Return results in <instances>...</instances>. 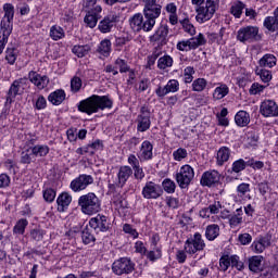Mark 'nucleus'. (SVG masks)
<instances>
[{
	"label": "nucleus",
	"mask_w": 278,
	"mask_h": 278,
	"mask_svg": "<svg viewBox=\"0 0 278 278\" xmlns=\"http://www.w3.org/2000/svg\"><path fill=\"white\" fill-rule=\"evenodd\" d=\"M113 102L108 96L92 94L78 103V112L83 114H97L99 111L112 110Z\"/></svg>",
	"instance_id": "obj_1"
},
{
	"label": "nucleus",
	"mask_w": 278,
	"mask_h": 278,
	"mask_svg": "<svg viewBox=\"0 0 278 278\" xmlns=\"http://www.w3.org/2000/svg\"><path fill=\"white\" fill-rule=\"evenodd\" d=\"M78 206L80 207L83 214L92 216V214H98V212H101V200L94 192H89L79 197Z\"/></svg>",
	"instance_id": "obj_2"
},
{
	"label": "nucleus",
	"mask_w": 278,
	"mask_h": 278,
	"mask_svg": "<svg viewBox=\"0 0 278 278\" xmlns=\"http://www.w3.org/2000/svg\"><path fill=\"white\" fill-rule=\"evenodd\" d=\"M205 5L195 8V21L197 23L203 24L207 21H212L216 10L220 7V0H204Z\"/></svg>",
	"instance_id": "obj_3"
},
{
	"label": "nucleus",
	"mask_w": 278,
	"mask_h": 278,
	"mask_svg": "<svg viewBox=\"0 0 278 278\" xmlns=\"http://www.w3.org/2000/svg\"><path fill=\"white\" fill-rule=\"evenodd\" d=\"M129 25L134 31L149 33L153 31L155 21L151 20V17L142 15V13H137L129 18Z\"/></svg>",
	"instance_id": "obj_4"
},
{
	"label": "nucleus",
	"mask_w": 278,
	"mask_h": 278,
	"mask_svg": "<svg viewBox=\"0 0 278 278\" xmlns=\"http://www.w3.org/2000/svg\"><path fill=\"white\" fill-rule=\"evenodd\" d=\"M237 40H239V42H260V40H262V35L260 34V27L257 26L241 27L237 31Z\"/></svg>",
	"instance_id": "obj_5"
},
{
	"label": "nucleus",
	"mask_w": 278,
	"mask_h": 278,
	"mask_svg": "<svg viewBox=\"0 0 278 278\" xmlns=\"http://www.w3.org/2000/svg\"><path fill=\"white\" fill-rule=\"evenodd\" d=\"M175 179L179 188L185 190V188H188L192 184V179H194V168L190 165H182L176 174Z\"/></svg>",
	"instance_id": "obj_6"
},
{
	"label": "nucleus",
	"mask_w": 278,
	"mask_h": 278,
	"mask_svg": "<svg viewBox=\"0 0 278 278\" xmlns=\"http://www.w3.org/2000/svg\"><path fill=\"white\" fill-rule=\"evenodd\" d=\"M184 249L188 255H194V253L203 251L205 249V240H203V236L195 232L193 237L186 240Z\"/></svg>",
	"instance_id": "obj_7"
},
{
	"label": "nucleus",
	"mask_w": 278,
	"mask_h": 278,
	"mask_svg": "<svg viewBox=\"0 0 278 278\" xmlns=\"http://www.w3.org/2000/svg\"><path fill=\"white\" fill-rule=\"evenodd\" d=\"M135 268L136 264L128 257H122L115 261L112 265L114 275H129L130 273H134Z\"/></svg>",
	"instance_id": "obj_8"
},
{
	"label": "nucleus",
	"mask_w": 278,
	"mask_h": 278,
	"mask_svg": "<svg viewBox=\"0 0 278 278\" xmlns=\"http://www.w3.org/2000/svg\"><path fill=\"white\" fill-rule=\"evenodd\" d=\"M168 25L161 24L157 29L149 37L151 45H156V47H164L168 42Z\"/></svg>",
	"instance_id": "obj_9"
},
{
	"label": "nucleus",
	"mask_w": 278,
	"mask_h": 278,
	"mask_svg": "<svg viewBox=\"0 0 278 278\" xmlns=\"http://www.w3.org/2000/svg\"><path fill=\"white\" fill-rule=\"evenodd\" d=\"M136 123L137 131H140L141 134H144V131H149V129H151V111L148 106H141Z\"/></svg>",
	"instance_id": "obj_10"
},
{
	"label": "nucleus",
	"mask_w": 278,
	"mask_h": 278,
	"mask_svg": "<svg viewBox=\"0 0 278 278\" xmlns=\"http://www.w3.org/2000/svg\"><path fill=\"white\" fill-rule=\"evenodd\" d=\"M94 184V178L88 174H80L74 180L71 181L70 188L73 192H81V190H86L88 186H92Z\"/></svg>",
	"instance_id": "obj_11"
},
{
	"label": "nucleus",
	"mask_w": 278,
	"mask_h": 278,
	"mask_svg": "<svg viewBox=\"0 0 278 278\" xmlns=\"http://www.w3.org/2000/svg\"><path fill=\"white\" fill-rule=\"evenodd\" d=\"M143 199H160L162 194H164V190H162V186L155 184L153 181H148L142 188L141 192Z\"/></svg>",
	"instance_id": "obj_12"
},
{
	"label": "nucleus",
	"mask_w": 278,
	"mask_h": 278,
	"mask_svg": "<svg viewBox=\"0 0 278 278\" xmlns=\"http://www.w3.org/2000/svg\"><path fill=\"white\" fill-rule=\"evenodd\" d=\"M260 113L264 118H275L278 116V105L275 100H264L260 105Z\"/></svg>",
	"instance_id": "obj_13"
},
{
	"label": "nucleus",
	"mask_w": 278,
	"mask_h": 278,
	"mask_svg": "<svg viewBox=\"0 0 278 278\" xmlns=\"http://www.w3.org/2000/svg\"><path fill=\"white\" fill-rule=\"evenodd\" d=\"M89 227L96 233L108 231L110 229V222H108V216L98 214L89 220Z\"/></svg>",
	"instance_id": "obj_14"
},
{
	"label": "nucleus",
	"mask_w": 278,
	"mask_h": 278,
	"mask_svg": "<svg viewBox=\"0 0 278 278\" xmlns=\"http://www.w3.org/2000/svg\"><path fill=\"white\" fill-rule=\"evenodd\" d=\"M220 182V173L218 170H207L204 172L201 176L200 184L203 187L212 188Z\"/></svg>",
	"instance_id": "obj_15"
},
{
	"label": "nucleus",
	"mask_w": 278,
	"mask_h": 278,
	"mask_svg": "<svg viewBox=\"0 0 278 278\" xmlns=\"http://www.w3.org/2000/svg\"><path fill=\"white\" fill-rule=\"evenodd\" d=\"M170 92H179V80L170 79L164 87L159 86V88L155 90V94L160 99H164V97H166V94H170Z\"/></svg>",
	"instance_id": "obj_16"
},
{
	"label": "nucleus",
	"mask_w": 278,
	"mask_h": 278,
	"mask_svg": "<svg viewBox=\"0 0 278 278\" xmlns=\"http://www.w3.org/2000/svg\"><path fill=\"white\" fill-rule=\"evenodd\" d=\"M101 12H103L101 5H96L94 8L89 9L85 16L87 27H90L91 29L97 27V23H99V20L101 18Z\"/></svg>",
	"instance_id": "obj_17"
},
{
	"label": "nucleus",
	"mask_w": 278,
	"mask_h": 278,
	"mask_svg": "<svg viewBox=\"0 0 278 278\" xmlns=\"http://www.w3.org/2000/svg\"><path fill=\"white\" fill-rule=\"evenodd\" d=\"M131 175H134V169L129 165L121 166L117 172V181L115 182V186L117 188H125V184L129 181Z\"/></svg>",
	"instance_id": "obj_18"
},
{
	"label": "nucleus",
	"mask_w": 278,
	"mask_h": 278,
	"mask_svg": "<svg viewBox=\"0 0 278 278\" xmlns=\"http://www.w3.org/2000/svg\"><path fill=\"white\" fill-rule=\"evenodd\" d=\"M137 157L140 162H149V160H153V143L149 140H144L137 153Z\"/></svg>",
	"instance_id": "obj_19"
},
{
	"label": "nucleus",
	"mask_w": 278,
	"mask_h": 278,
	"mask_svg": "<svg viewBox=\"0 0 278 278\" xmlns=\"http://www.w3.org/2000/svg\"><path fill=\"white\" fill-rule=\"evenodd\" d=\"M28 79L30 84H34L38 90H45L47 86H49V77L48 76H41L37 72L30 71L28 73Z\"/></svg>",
	"instance_id": "obj_20"
},
{
	"label": "nucleus",
	"mask_w": 278,
	"mask_h": 278,
	"mask_svg": "<svg viewBox=\"0 0 278 278\" xmlns=\"http://www.w3.org/2000/svg\"><path fill=\"white\" fill-rule=\"evenodd\" d=\"M117 16L108 15L102 21H100L98 28L101 34H110L112 28L116 25Z\"/></svg>",
	"instance_id": "obj_21"
},
{
	"label": "nucleus",
	"mask_w": 278,
	"mask_h": 278,
	"mask_svg": "<svg viewBox=\"0 0 278 278\" xmlns=\"http://www.w3.org/2000/svg\"><path fill=\"white\" fill-rule=\"evenodd\" d=\"M162 14V7L156 4H148L143 7V16H147L148 18L154 21H157L160 18V15Z\"/></svg>",
	"instance_id": "obj_22"
},
{
	"label": "nucleus",
	"mask_w": 278,
	"mask_h": 278,
	"mask_svg": "<svg viewBox=\"0 0 278 278\" xmlns=\"http://www.w3.org/2000/svg\"><path fill=\"white\" fill-rule=\"evenodd\" d=\"M268 247H270V237H258L252 243V251H254V253H264Z\"/></svg>",
	"instance_id": "obj_23"
},
{
	"label": "nucleus",
	"mask_w": 278,
	"mask_h": 278,
	"mask_svg": "<svg viewBox=\"0 0 278 278\" xmlns=\"http://www.w3.org/2000/svg\"><path fill=\"white\" fill-rule=\"evenodd\" d=\"M73 202V197L68 192L61 193L58 199V212H66L68 210V205Z\"/></svg>",
	"instance_id": "obj_24"
},
{
	"label": "nucleus",
	"mask_w": 278,
	"mask_h": 278,
	"mask_svg": "<svg viewBox=\"0 0 278 278\" xmlns=\"http://www.w3.org/2000/svg\"><path fill=\"white\" fill-rule=\"evenodd\" d=\"M263 25L268 31H278V7L274 10V16L265 17Z\"/></svg>",
	"instance_id": "obj_25"
},
{
	"label": "nucleus",
	"mask_w": 278,
	"mask_h": 278,
	"mask_svg": "<svg viewBox=\"0 0 278 278\" xmlns=\"http://www.w3.org/2000/svg\"><path fill=\"white\" fill-rule=\"evenodd\" d=\"M230 157H231V149L225 146L219 148L216 155L217 166H223L225 163L229 162Z\"/></svg>",
	"instance_id": "obj_26"
},
{
	"label": "nucleus",
	"mask_w": 278,
	"mask_h": 278,
	"mask_svg": "<svg viewBox=\"0 0 278 278\" xmlns=\"http://www.w3.org/2000/svg\"><path fill=\"white\" fill-rule=\"evenodd\" d=\"M65 99L66 92H64L62 89L55 90L48 96V101L52 103V105H62V102Z\"/></svg>",
	"instance_id": "obj_27"
},
{
	"label": "nucleus",
	"mask_w": 278,
	"mask_h": 278,
	"mask_svg": "<svg viewBox=\"0 0 278 278\" xmlns=\"http://www.w3.org/2000/svg\"><path fill=\"white\" fill-rule=\"evenodd\" d=\"M235 122L238 127H247L251 123V115L247 111H239L235 115Z\"/></svg>",
	"instance_id": "obj_28"
},
{
	"label": "nucleus",
	"mask_w": 278,
	"mask_h": 278,
	"mask_svg": "<svg viewBox=\"0 0 278 278\" xmlns=\"http://www.w3.org/2000/svg\"><path fill=\"white\" fill-rule=\"evenodd\" d=\"M25 81V78H20L17 80H14L13 84L11 85L9 92H8V98L7 101H10L12 103V99H16V96L18 94V91L21 90V84Z\"/></svg>",
	"instance_id": "obj_29"
},
{
	"label": "nucleus",
	"mask_w": 278,
	"mask_h": 278,
	"mask_svg": "<svg viewBox=\"0 0 278 278\" xmlns=\"http://www.w3.org/2000/svg\"><path fill=\"white\" fill-rule=\"evenodd\" d=\"M29 149L33 151L35 157H47L48 153L51 151L47 144H35L29 147Z\"/></svg>",
	"instance_id": "obj_30"
},
{
	"label": "nucleus",
	"mask_w": 278,
	"mask_h": 278,
	"mask_svg": "<svg viewBox=\"0 0 278 278\" xmlns=\"http://www.w3.org/2000/svg\"><path fill=\"white\" fill-rule=\"evenodd\" d=\"M228 223L231 229H236V227L242 225V208H237L236 213L230 214Z\"/></svg>",
	"instance_id": "obj_31"
},
{
	"label": "nucleus",
	"mask_w": 278,
	"mask_h": 278,
	"mask_svg": "<svg viewBox=\"0 0 278 278\" xmlns=\"http://www.w3.org/2000/svg\"><path fill=\"white\" fill-rule=\"evenodd\" d=\"M260 66L264 68H273L274 66H277V56L274 54H265L260 61Z\"/></svg>",
	"instance_id": "obj_32"
},
{
	"label": "nucleus",
	"mask_w": 278,
	"mask_h": 278,
	"mask_svg": "<svg viewBox=\"0 0 278 278\" xmlns=\"http://www.w3.org/2000/svg\"><path fill=\"white\" fill-rule=\"evenodd\" d=\"M227 94H229V87L226 84H219L213 92V99L220 101V99H225Z\"/></svg>",
	"instance_id": "obj_33"
},
{
	"label": "nucleus",
	"mask_w": 278,
	"mask_h": 278,
	"mask_svg": "<svg viewBox=\"0 0 278 278\" xmlns=\"http://www.w3.org/2000/svg\"><path fill=\"white\" fill-rule=\"evenodd\" d=\"M220 236V227L216 224L208 225L205 230V238L210 241L216 240Z\"/></svg>",
	"instance_id": "obj_34"
},
{
	"label": "nucleus",
	"mask_w": 278,
	"mask_h": 278,
	"mask_svg": "<svg viewBox=\"0 0 278 278\" xmlns=\"http://www.w3.org/2000/svg\"><path fill=\"white\" fill-rule=\"evenodd\" d=\"M264 257L262 256H252L249 258V269L252 273H260L262 270V261Z\"/></svg>",
	"instance_id": "obj_35"
},
{
	"label": "nucleus",
	"mask_w": 278,
	"mask_h": 278,
	"mask_svg": "<svg viewBox=\"0 0 278 278\" xmlns=\"http://www.w3.org/2000/svg\"><path fill=\"white\" fill-rule=\"evenodd\" d=\"M189 42L191 45V49H199V47H203L204 45L207 43V39H205V35L199 34L198 36L190 38Z\"/></svg>",
	"instance_id": "obj_36"
},
{
	"label": "nucleus",
	"mask_w": 278,
	"mask_h": 278,
	"mask_svg": "<svg viewBox=\"0 0 278 278\" xmlns=\"http://www.w3.org/2000/svg\"><path fill=\"white\" fill-rule=\"evenodd\" d=\"M27 225H29V222L25 218H21L13 227V233L15 236H23V233H25V229H27Z\"/></svg>",
	"instance_id": "obj_37"
},
{
	"label": "nucleus",
	"mask_w": 278,
	"mask_h": 278,
	"mask_svg": "<svg viewBox=\"0 0 278 278\" xmlns=\"http://www.w3.org/2000/svg\"><path fill=\"white\" fill-rule=\"evenodd\" d=\"M93 231L94 230L90 227H87L86 229L83 230L81 238H83L84 244H92V242L97 240Z\"/></svg>",
	"instance_id": "obj_38"
},
{
	"label": "nucleus",
	"mask_w": 278,
	"mask_h": 278,
	"mask_svg": "<svg viewBox=\"0 0 278 278\" xmlns=\"http://www.w3.org/2000/svg\"><path fill=\"white\" fill-rule=\"evenodd\" d=\"M12 21L13 20H8L5 17L1 21V34L5 38H10V35L12 34Z\"/></svg>",
	"instance_id": "obj_39"
},
{
	"label": "nucleus",
	"mask_w": 278,
	"mask_h": 278,
	"mask_svg": "<svg viewBox=\"0 0 278 278\" xmlns=\"http://www.w3.org/2000/svg\"><path fill=\"white\" fill-rule=\"evenodd\" d=\"M72 52L77 58H86V55H88V53H90V46H88V45L74 46L73 49H72Z\"/></svg>",
	"instance_id": "obj_40"
},
{
	"label": "nucleus",
	"mask_w": 278,
	"mask_h": 278,
	"mask_svg": "<svg viewBox=\"0 0 278 278\" xmlns=\"http://www.w3.org/2000/svg\"><path fill=\"white\" fill-rule=\"evenodd\" d=\"M64 36V28L61 26L54 25L50 28V38H52V40H62Z\"/></svg>",
	"instance_id": "obj_41"
},
{
	"label": "nucleus",
	"mask_w": 278,
	"mask_h": 278,
	"mask_svg": "<svg viewBox=\"0 0 278 278\" xmlns=\"http://www.w3.org/2000/svg\"><path fill=\"white\" fill-rule=\"evenodd\" d=\"M170 66H173V59L170 55H164L159 59L157 68H160V71H166V68H170Z\"/></svg>",
	"instance_id": "obj_42"
},
{
	"label": "nucleus",
	"mask_w": 278,
	"mask_h": 278,
	"mask_svg": "<svg viewBox=\"0 0 278 278\" xmlns=\"http://www.w3.org/2000/svg\"><path fill=\"white\" fill-rule=\"evenodd\" d=\"M180 25L186 34H189L190 36H194V34H197V28H194V25H192L190 18L185 17L184 20H180Z\"/></svg>",
	"instance_id": "obj_43"
},
{
	"label": "nucleus",
	"mask_w": 278,
	"mask_h": 278,
	"mask_svg": "<svg viewBox=\"0 0 278 278\" xmlns=\"http://www.w3.org/2000/svg\"><path fill=\"white\" fill-rule=\"evenodd\" d=\"M36 160V157L33 154L31 149L26 148L24 151L21 153V163L22 164H31Z\"/></svg>",
	"instance_id": "obj_44"
},
{
	"label": "nucleus",
	"mask_w": 278,
	"mask_h": 278,
	"mask_svg": "<svg viewBox=\"0 0 278 278\" xmlns=\"http://www.w3.org/2000/svg\"><path fill=\"white\" fill-rule=\"evenodd\" d=\"M247 8V4L243 2H235L230 9V13L233 14L236 18H240L242 16V11Z\"/></svg>",
	"instance_id": "obj_45"
},
{
	"label": "nucleus",
	"mask_w": 278,
	"mask_h": 278,
	"mask_svg": "<svg viewBox=\"0 0 278 278\" xmlns=\"http://www.w3.org/2000/svg\"><path fill=\"white\" fill-rule=\"evenodd\" d=\"M207 88V80L205 78H198L192 83L193 92H203Z\"/></svg>",
	"instance_id": "obj_46"
},
{
	"label": "nucleus",
	"mask_w": 278,
	"mask_h": 278,
	"mask_svg": "<svg viewBox=\"0 0 278 278\" xmlns=\"http://www.w3.org/2000/svg\"><path fill=\"white\" fill-rule=\"evenodd\" d=\"M103 149V141L96 140L92 143H89L86 146V152L89 153V155H94L96 151H101Z\"/></svg>",
	"instance_id": "obj_47"
},
{
	"label": "nucleus",
	"mask_w": 278,
	"mask_h": 278,
	"mask_svg": "<svg viewBox=\"0 0 278 278\" xmlns=\"http://www.w3.org/2000/svg\"><path fill=\"white\" fill-rule=\"evenodd\" d=\"M163 189L167 194H175V190L177 189V185L170 178H166L162 182Z\"/></svg>",
	"instance_id": "obj_48"
},
{
	"label": "nucleus",
	"mask_w": 278,
	"mask_h": 278,
	"mask_svg": "<svg viewBox=\"0 0 278 278\" xmlns=\"http://www.w3.org/2000/svg\"><path fill=\"white\" fill-rule=\"evenodd\" d=\"M99 53L102 55H110V51H112V41L109 39H104L100 42L98 48Z\"/></svg>",
	"instance_id": "obj_49"
},
{
	"label": "nucleus",
	"mask_w": 278,
	"mask_h": 278,
	"mask_svg": "<svg viewBox=\"0 0 278 278\" xmlns=\"http://www.w3.org/2000/svg\"><path fill=\"white\" fill-rule=\"evenodd\" d=\"M16 58H18V51L14 48H8L5 51V60L8 64L14 65Z\"/></svg>",
	"instance_id": "obj_50"
},
{
	"label": "nucleus",
	"mask_w": 278,
	"mask_h": 278,
	"mask_svg": "<svg viewBox=\"0 0 278 278\" xmlns=\"http://www.w3.org/2000/svg\"><path fill=\"white\" fill-rule=\"evenodd\" d=\"M266 88H268V86L261 85L260 83H253L249 89V93L255 97L257 94H262Z\"/></svg>",
	"instance_id": "obj_51"
},
{
	"label": "nucleus",
	"mask_w": 278,
	"mask_h": 278,
	"mask_svg": "<svg viewBox=\"0 0 278 278\" xmlns=\"http://www.w3.org/2000/svg\"><path fill=\"white\" fill-rule=\"evenodd\" d=\"M247 166H249V162H245L243 159H239L232 163V173H242Z\"/></svg>",
	"instance_id": "obj_52"
},
{
	"label": "nucleus",
	"mask_w": 278,
	"mask_h": 278,
	"mask_svg": "<svg viewBox=\"0 0 278 278\" xmlns=\"http://www.w3.org/2000/svg\"><path fill=\"white\" fill-rule=\"evenodd\" d=\"M249 192H251V185L247 182H242L237 187V194L240 199H242L243 197H247Z\"/></svg>",
	"instance_id": "obj_53"
},
{
	"label": "nucleus",
	"mask_w": 278,
	"mask_h": 278,
	"mask_svg": "<svg viewBox=\"0 0 278 278\" xmlns=\"http://www.w3.org/2000/svg\"><path fill=\"white\" fill-rule=\"evenodd\" d=\"M173 157L176 162H181V160H186V157H188V150L179 148L173 152Z\"/></svg>",
	"instance_id": "obj_54"
},
{
	"label": "nucleus",
	"mask_w": 278,
	"mask_h": 278,
	"mask_svg": "<svg viewBox=\"0 0 278 278\" xmlns=\"http://www.w3.org/2000/svg\"><path fill=\"white\" fill-rule=\"evenodd\" d=\"M194 67L188 66L184 71L185 84H192V79H194Z\"/></svg>",
	"instance_id": "obj_55"
},
{
	"label": "nucleus",
	"mask_w": 278,
	"mask_h": 278,
	"mask_svg": "<svg viewBox=\"0 0 278 278\" xmlns=\"http://www.w3.org/2000/svg\"><path fill=\"white\" fill-rule=\"evenodd\" d=\"M3 10H4L3 18L14 21V5H12L11 3H5L3 5Z\"/></svg>",
	"instance_id": "obj_56"
},
{
	"label": "nucleus",
	"mask_w": 278,
	"mask_h": 278,
	"mask_svg": "<svg viewBox=\"0 0 278 278\" xmlns=\"http://www.w3.org/2000/svg\"><path fill=\"white\" fill-rule=\"evenodd\" d=\"M230 266L237 268V270H242V268H244V263L240 261V256L232 255L230 256Z\"/></svg>",
	"instance_id": "obj_57"
},
{
	"label": "nucleus",
	"mask_w": 278,
	"mask_h": 278,
	"mask_svg": "<svg viewBox=\"0 0 278 278\" xmlns=\"http://www.w3.org/2000/svg\"><path fill=\"white\" fill-rule=\"evenodd\" d=\"M154 250L148 252L147 257L150 262H155L162 257V248H153Z\"/></svg>",
	"instance_id": "obj_58"
},
{
	"label": "nucleus",
	"mask_w": 278,
	"mask_h": 278,
	"mask_svg": "<svg viewBox=\"0 0 278 278\" xmlns=\"http://www.w3.org/2000/svg\"><path fill=\"white\" fill-rule=\"evenodd\" d=\"M229 266H231V261L229 255L222 256L219 260V268L224 273L229 270Z\"/></svg>",
	"instance_id": "obj_59"
},
{
	"label": "nucleus",
	"mask_w": 278,
	"mask_h": 278,
	"mask_svg": "<svg viewBox=\"0 0 278 278\" xmlns=\"http://www.w3.org/2000/svg\"><path fill=\"white\" fill-rule=\"evenodd\" d=\"M30 238L35 240V242H40L45 238V230L42 229H33L30 230Z\"/></svg>",
	"instance_id": "obj_60"
},
{
	"label": "nucleus",
	"mask_w": 278,
	"mask_h": 278,
	"mask_svg": "<svg viewBox=\"0 0 278 278\" xmlns=\"http://www.w3.org/2000/svg\"><path fill=\"white\" fill-rule=\"evenodd\" d=\"M115 66L119 70V73H127L129 71V65L127 64L126 60L117 59L115 61Z\"/></svg>",
	"instance_id": "obj_61"
},
{
	"label": "nucleus",
	"mask_w": 278,
	"mask_h": 278,
	"mask_svg": "<svg viewBox=\"0 0 278 278\" xmlns=\"http://www.w3.org/2000/svg\"><path fill=\"white\" fill-rule=\"evenodd\" d=\"M258 75L264 84H268L273 79V73L268 70H261Z\"/></svg>",
	"instance_id": "obj_62"
},
{
	"label": "nucleus",
	"mask_w": 278,
	"mask_h": 278,
	"mask_svg": "<svg viewBox=\"0 0 278 278\" xmlns=\"http://www.w3.org/2000/svg\"><path fill=\"white\" fill-rule=\"evenodd\" d=\"M72 92H79L81 90V78L74 76L71 80Z\"/></svg>",
	"instance_id": "obj_63"
},
{
	"label": "nucleus",
	"mask_w": 278,
	"mask_h": 278,
	"mask_svg": "<svg viewBox=\"0 0 278 278\" xmlns=\"http://www.w3.org/2000/svg\"><path fill=\"white\" fill-rule=\"evenodd\" d=\"M56 192L53 189H46L43 191V199L47 203H53L55 201Z\"/></svg>",
	"instance_id": "obj_64"
}]
</instances>
